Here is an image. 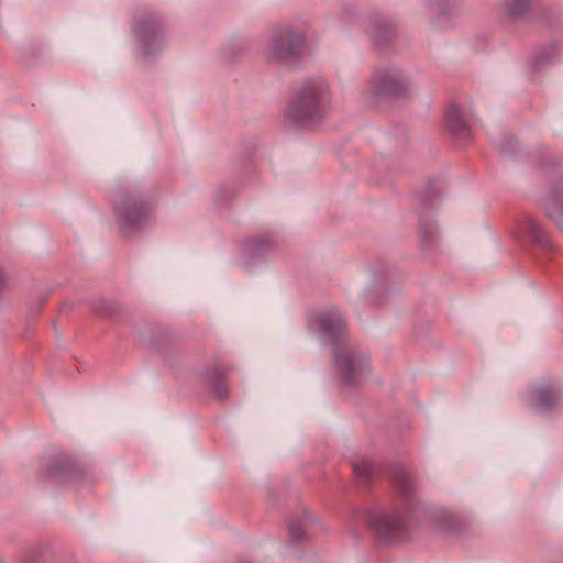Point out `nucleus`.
Here are the masks:
<instances>
[{
	"mask_svg": "<svg viewBox=\"0 0 563 563\" xmlns=\"http://www.w3.org/2000/svg\"><path fill=\"white\" fill-rule=\"evenodd\" d=\"M328 99V90L324 84L321 81L311 82L298 93L289 114L300 123H309L324 112Z\"/></svg>",
	"mask_w": 563,
	"mask_h": 563,
	"instance_id": "obj_1",
	"label": "nucleus"
},
{
	"mask_svg": "<svg viewBox=\"0 0 563 563\" xmlns=\"http://www.w3.org/2000/svg\"><path fill=\"white\" fill-rule=\"evenodd\" d=\"M334 353L344 383L356 380L367 366V358L347 346H338Z\"/></svg>",
	"mask_w": 563,
	"mask_h": 563,
	"instance_id": "obj_2",
	"label": "nucleus"
},
{
	"mask_svg": "<svg viewBox=\"0 0 563 563\" xmlns=\"http://www.w3.org/2000/svg\"><path fill=\"white\" fill-rule=\"evenodd\" d=\"M405 90V84L394 74L378 75L373 79L371 93L397 97Z\"/></svg>",
	"mask_w": 563,
	"mask_h": 563,
	"instance_id": "obj_3",
	"label": "nucleus"
},
{
	"mask_svg": "<svg viewBox=\"0 0 563 563\" xmlns=\"http://www.w3.org/2000/svg\"><path fill=\"white\" fill-rule=\"evenodd\" d=\"M120 224L123 231L142 224L148 217V210L139 202H128L119 211Z\"/></svg>",
	"mask_w": 563,
	"mask_h": 563,
	"instance_id": "obj_4",
	"label": "nucleus"
},
{
	"mask_svg": "<svg viewBox=\"0 0 563 563\" xmlns=\"http://www.w3.org/2000/svg\"><path fill=\"white\" fill-rule=\"evenodd\" d=\"M282 42L287 43V47H282L279 41L273 44V55L277 58H287L291 55L298 54L299 46L303 43V37L294 33H286L280 38Z\"/></svg>",
	"mask_w": 563,
	"mask_h": 563,
	"instance_id": "obj_5",
	"label": "nucleus"
},
{
	"mask_svg": "<svg viewBox=\"0 0 563 563\" xmlns=\"http://www.w3.org/2000/svg\"><path fill=\"white\" fill-rule=\"evenodd\" d=\"M371 523L380 538L388 539L400 527V519L394 515L380 514L373 516Z\"/></svg>",
	"mask_w": 563,
	"mask_h": 563,
	"instance_id": "obj_6",
	"label": "nucleus"
},
{
	"mask_svg": "<svg viewBox=\"0 0 563 563\" xmlns=\"http://www.w3.org/2000/svg\"><path fill=\"white\" fill-rule=\"evenodd\" d=\"M544 208L548 217L554 221L559 222L563 218V187L553 189Z\"/></svg>",
	"mask_w": 563,
	"mask_h": 563,
	"instance_id": "obj_7",
	"label": "nucleus"
},
{
	"mask_svg": "<svg viewBox=\"0 0 563 563\" xmlns=\"http://www.w3.org/2000/svg\"><path fill=\"white\" fill-rule=\"evenodd\" d=\"M136 33L143 43V51L145 55L151 54L150 46L152 41L157 36V26L153 22L141 23L136 27Z\"/></svg>",
	"mask_w": 563,
	"mask_h": 563,
	"instance_id": "obj_8",
	"label": "nucleus"
},
{
	"mask_svg": "<svg viewBox=\"0 0 563 563\" xmlns=\"http://www.w3.org/2000/svg\"><path fill=\"white\" fill-rule=\"evenodd\" d=\"M321 327L323 332L329 336L341 335L345 329V322L339 314L329 316L322 319Z\"/></svg>",
	"mask_w": 563,
	"mask_h": 563,
	"instance_id": "obj_9",
	"label": "nucleus"
},
{
	"mask_svg": "<svg viewBox=\"0 0 563 563\" xmlns=\"http://www.w3.org/2000/svg\"><path fill=\"white\" fill-rule=\"evenodd\" d=\"M446 120L450 129L454 133L462 132L466 129V124L461 115V111L455 106L450 107V109L448 110Z\"/></svg>",
	"mask_w": 563,
	"mask_h": 563,
	"instance_id": "obj_10",
	"label": "nucleus"
},
{
	"mask_svg": "<svg viewBox=\"0 0 563 563\" xmlns=\"http://www.w3.org/2000/svg\"><path fill=\"white\" fill-rule=\"evenodd\" d=\"M537 404L540 409H548L554 400V393L549 387H539L534 390Z\"/></svg>",
	"mask_w": 563,
	"mask_h": 563,
	"instance_id": "obj_11",
	"label": "nucleus"
},
{
	"mask_svg": "<svg viewBox=\"0 0 563 563\" xmlns=\"http://www.w3.org/2000/svg\"><path fill=\"white\" fill-rule=\"evenodd\" d=\"M520 234L529 235L533 240H541V229L539 224L531 218L525 219L520 224Z\"/></svg>",
	"mask_w": 563,
	"mask_h": 563,
	"instance_id": "obj_12",
	"label": "nucleus"
},
{
	"mask_svg": "<svg viewBox=\"0 0 563 563\" xmlns=\"http://www.w3.org/2000/svg\"><path fill=\"white\" fill-rule=\"evenodd\" d=\"M353 467L356 476L361 478H367L369 475L371 467L367 462H363L362 464H353Z\"/></svg>",
	"mask_w": 563,
	"mask_h": 563,
	"instance_id": "obj_13",
	"label": "nucleus"
},
{
	"mask_svg": "<svg viewBox=\"0 0 563 563\" xmlns=\"http://www.w3.org/2000/svg\"><path fill=\"white\" fill-rule=\"evenodd\" d=\"M527 0H514V4L509 8V12L511 14H518L519 13V10L517 9V7L526 3Z\"/></svg>",
	"mask_w": 563,
	"mask_h": 563,
	"instance_id": "obj_14",
	"label": "nucleus"
},
{
	"mask_svg": "<svg viewBox=\"0 0 563 563\" xmlns=\"http://www.w3.org/2000/svg\"><path fill=\"white\" fill-rule=\"evenodd\" d=\"M216 393L220 398H223L228 395L227 387L222 384L217 385Z\"/></svg>",
	"mask_w": 563,
	"mask_h": 563,
	"instance_id": "obj_15",
	"label": "nucleus"
},
{
	"mask_svg": "<svg viewBox=\"0 0 563 563\" xmlns=\"http://www.w3.org/2000/svg\"><path fill=\"white\" fill-rule=\"evenodd\" d=\"M290 534L294 539H299L301 536V532L296 528H290Z\"/></svg>",
	"mask_w": 563,
	"mask_h": 563,
	"instance_id": "obj_16",
	"label": "nucleus"
}]
</instances>
